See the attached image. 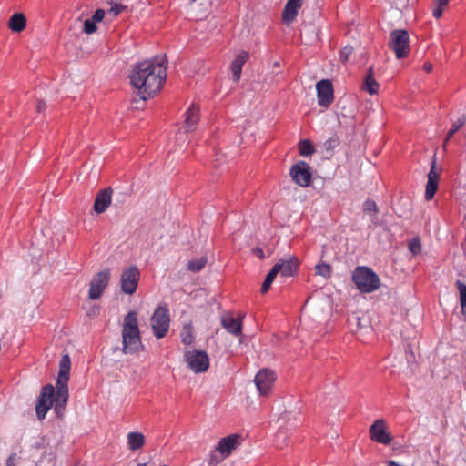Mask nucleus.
Segmentation results:
<instances>
[{
	"label": "nucleus",
	"instance_id": "9",
	"mask_svg": "<svg viewBox=\"0 0 466 466\" xmlns=\"http://www.w3.org/2000/svg\"><path fill=\"white\" fill-rule=\"evenodd\" d=\"M140 278L139 270L135 266L125 268L121 273V290L125 294L132 295L137 289Z\"/></svg>",
	"mask_w": 466,
	"mask_h": 466
},
{
	"label": "nucleus",
	"instance_id": "16",
	"mask_svg": "<svg viewBox=\"0 0 466 466\" xmlns=\"http://www.w3.org/2000/svg\"><path fill=\"white\" fill-rule=\"evenodd\" d=\"M112 200V189L106 188L100 190L95 199L94 210L97 214L104 213L111 204Z\"/></svg>",
	"mask_w": 466,
	"mask_h": 466
},
{
	"label": "nucleus",
	"instance_id": "45",
	"mask_svg": "<svg viewBox=\"0 0 466 466\" xmlns=\"http://www.w3.org/2000/svg\"><path fill=\"white\" fill-rule=\"evenodd\" d=\"M303 0H288L287 3H291V5H299V7H301Z\"/></svg>",
	"mask_w": 466,
	"mask_h": 466
},
{
	"label": "nucleus",
	"instance_id": "21",
	"mask_svg": "<svg viewBox=\"0 0 466 466\" xmlns=\"http://www.w3.org/2000/svg\"><path fill=\"white\" fill-rule=\"evenodd\" d=\"M128 449L137 451L145 444V436L141 432L132 431L127 436Z\"/></svg>",
	"mask_w": 466,
	"mask_h": 466
},
{
	"label": "nucleus",
	"instance_id": "17",
	"mask_svg": "<svg viewBox=\"0 0 466 466\" xmlns=\"http://www.w3.org/2000/svg\"><path fill=\"white\" fill-rule=\"evenodd\" d=\"M223 328L234 336H240L242 334L241 319L234 318L230 315L223 316L221 319Z\"/></svg>",
	"mask_w": 466,
	"mask_h": 466
},
{
	"label": "nucleus",
	"instance_id": "36",
	"mask_svg": "<svg viewBox=\"0 0 466 466\" xmlns=\"http://www.w3.org/2000/svg\"><path fill=\"white\" fill-rule=\"evenodd\" d=\"M124 8L125 6L120 4H114L109 9L108 14L115 17L119 15L124 10Z\"/></svg>",
	"mask_w": 466,
	"mask_h": 466
},
{
	"label": "nucleus",
	"instance_id": "12",
	"mask_svg": "<svg viewBox=\"0 0 466 466\" xmlns=\"http://www.w3.org/2000/svg\"><path fill=\"white\" fill-rule=\"evenodd\" d=\"M275 380V373L268 369H262L257 373L254 382L261 396H268L269 394Z\"/></svg>",
	"mask_w": 466,
	"mask_h": 466
},
{
	"label": "nucleus",
	"instance_id": "37",
	"mask_svg": "<svg viewBox=\"0 0 466 466\" xmlns=\"http://www.w3.org/2000/svg\"><path fill=\"white\" fill-rule=\"evenodd\" d=\"M278 269H279V266H273V268H271V270L268 273V275L266 276V280L269 281L271 284L272 282L274 281L275 278L277 277V275L279 274L278 273Z\"/></svg>",
	"mask_w": 466,
	"mask_h": 466
},
{
	"label": "nucleus",
	"instance_id": "3",
	"mask_svg": "<svg viewBox=\"0 0 466 466\" xmlns=\"http://www.w3.org/2000/svg\"><path fill=\"white\" fill-rule=\"evenodd\" d=\"M122 351L125 354H135L144 350L138 329L137 314L129 311L124 318L122 325Z\"/></svg>",
	"mask_w": 466,
	"mask_h": 466
},
{
	"label": "nucleus",
	"instance_id": "26",
	"mask_svg": "<svg viewBox=\"0 0 466 466\" xmlns=\"http://www.w3.org/2000/svg\"><path fill=\"white\" fill-rule=\"evenodd\" d=\"M181 340L185 345H190L194 341L193 326L191 323L185 324L180 333Z\"/></svg>",
	"mask_w": 466,
	"mask_h": 466
},
{
	"label": "nucleus",
	"instance_id": "22",
	"mask_svg": "<svg viewBox=\"0 0 466 466\" xmlns=\"http://www.w3.org/2000/svg\"><path fill=\"white\" fill-rule=\"evenodd\" d=\"M26 25V19L25 16L21 13H15L14 14L8 23L9 28L13 32H21L25 29Z\"/></svg>",
	"mask_w": 466,
	"mask_h": 466
},
{
	"label": "nucleus",
	"instance_id": "42",
	"mask_svg": "<svg viewBox=\"0 0 466 466\" xmlns=\"http://www.w3.org/2000/svg\"><path fill=\"white\" fill-rule=\"evenodd\" d=\"M46 109V103L43 101H38L36 104V110L38 113L43 112Z\"/></svg>",
	"mask_w": 466,
	"mask_h": 466
},
{
	"label": "nucleus",
	"instance_id": "20",
	"mask_svg": "<svg viewBox=\"0 0 466 466\" xmlns=\"http://www.w3.org/2000/svg\"><path fill=\"white\" fill-rule=\"evenodd\" d=\"M274 266H279L278 273L284 278L293 276L298 269V262L295 258L280 260Z\"/></svg>",
	"mask_w": 466,
	"mask_h": 466
},
{
	"label": "nucleus",
	"instance_id": "41",
	"mask_svg": "<svg viewBox=\"0 0 466 466\" xmlns=\"http://www.w3.org/2000/svg\"><path fill=\"white\" fill-rule=\"evenodd\" d=\"M270 286H271V283L265 279L261 286V289H260L261 293H266L269 289Z\"/></svg>",
	"mask_w": 466,
	"mask_h": 466
},
{
	"label": "nucleus",
	"instance_id": "33",
	"mask_svg": "<svg viewBox=\"0 0 466 466\" xmlns=\"http://www.w3.org/2000/svg\"><path fill=\"white\" fill-rule=\"evenodd\" d=\"M363 210L369 214H376L378 212L377 204L371 199H367L364 202Z\"/></svg>",
	"mask_w": 466,
	"mask_h": 466
},
{
	"label": "nucleus",
	"instance_id": "40",
	"mask_svg": "<svg viewBox=\"0 0 466 466\" xmlns=\"http://www.w3.org/2000/svg\"><path fill=\"white\" fill-rule=\"evenodd\" d=\"M16 461H17V456L15 453H13L7 459L6 465L7 466H16Z\"/></svg>",
	"mask_w": 466,
	"mask_h": 466
},
{
	"label": "nucleus",
	"instance_id": "34",
	"mask_svg": "<svg viewBox=\"0 0 466 466\" xmlns=\"http://www.w3.org/2000/svg\"><path fill=\"white\" fill-rule=\"evenodd\" d=\"M96 23H95L92 19H86L84 22V28L83 31L87 34L91 35L96 31Z\"/></svg>",
	"mask_w": 466,
	"mask_h": 466
},
{
	"label": "nucleus",
	"instance_id": "6",
	"mask_svg": "<svg viewBox=\"0 0 466 466\" xmlns=\"http://www.w3.org/2000/svg\"><path fill=\"white\" fill-rule=\"evenodd\" d=\"M170 324L169 310L167 306L157 308L151 317L150 325L154 336L159 339L165 338L168 332Z\"/></svg>",
	"mask_w": 466,
	"mask_h": 466
},
{
	"label": "nucleus",
	"instance_id": "32",
	"mask_svg": "<svg viewBox=\"0 0 466 466\" xmlns=\"http://www.w3.org/2000/svg\"><path fill=\"white\" fill-rule=\"evenodd\" d=\"M409 250L413 255H418L421 251V243L420 238H414L409 242Z\"/></svg>",
	"mask_w": 466,
	"mask_h": 466
},
{
	"label": "nucleus",
	"instance_id": "14",
	"mask_svg": "<svg viewBox=\"0 0 466 466\" xmlns=\"http://www.w3.org/2000/svg\"><path fill=\"white\" fill-rule=\"evenodd\" d=\"M370 439L376 442L382 444H390L391 437L386 431L385 421L383 420H377L370 428Z\"/></svg>",
	"mask_w": 466,
	"mask_h": 466
},
{
	"label": "nucleus",
	"instance_id": "19",
	"mask_svg": "<svg viewBox=\"0 0 466 466\" xmlns=\"http://www.w3.org/2000/svg\"><path fill=\"white\" fill-rule=\"evenodd\" d=\"M249 54L247 51L239 52L231 63L233 80L238 83L240 79L242 66L248 61Z\"/></svg>",
	"mask_w": 466,
	"mask_h": 466
},
{
	"label": "nucleus",
	"instance_id": "11",
	"mask_svg": "<svg viewBox=\"0 0 466 466\" xmlns=\"http://www.w3.org/2000/svg\"><path fill=\"white\" fill-rule=\"evenodd\" d=\"M290 177L297 185L303 187H309L312 177L309 165L305 161L293 165L290 168Z\"/></svg>",
	"mask_w": 466,
	"mask_h": 466
},
{
	"label": "nucleus",
	"instance_id": "7",
	"mask_svg": "<svg viewBox=\"0 0 466 466\" xmlns=\"http://www.w3.org/2000/svg\"><path fill=\"white\" fill-rule=\"evenodd\" d=\"M389 46L398 59L406 57L410 53V36L404 29L393 30L390 34Z\"/></svg>",
	"mask_w": 466,
	"mask_h": 466
},
{
	"label": "nucleus",
	"instance_id": "44",
	"mask_svg": "<svg viewBox=\"0 0 466 466\" xmlns=\"http://www.w3.org/2000/svg\"><path fill=\"white\" fill-rule=\"evenodd\" d=\"M253 252L259 258H261V259L264 258V252H263V250L261 248H256V249H254Z\"/></svg>",
	"mask_w": 466,
	"mask_h": 466
},
{
	"label": "nucleus",
	"instance_id": "31",
	"mask_svg": "<svg viewBox=\"0 0 466 466\" xmlns=\"http://www.w3.org/2000/svg\"><path fill=\"white\" fill-rule=\"evenodd\" d=\"M315 271L317 275L329 278L331 273V267L327 263H319L315 266Z\"/></svg>",
	"mask_w": 466,
	"mask_h": 466
},
{
	"label": "nucleus",
	"instance_id": "5",
	"mask_svg": "<svg viewBox=\"0 0 466 466\" xmlns=\"http://www.w3.org/2000/svg\"><path fill=\"white\" fill-rule=\"evenodd\" d=\"M241 443V436L238 434H231L222 438L216 450L210 454L209 465L220 463L224 459L228 458L231 452L237 449Z\"/></svg>",
	"mask_w": 466,
	"mask_h": 466
},
{
	"label": "nucleus",
	"instance_id": "30",
	"mask_svg": "<svg viewBox=\"0 0 466 466\" xmlns=\"http://www.w3.org/2000/svg\"><path fill=\"white\" fill-rule=\"evenodd\" d=\"M299 154L304 157L310 156L314 153V147L309 140H302L299 145Z\"/></svg>",
	"mask_w": 466,
	"mask_h": 466
},
{
	"label": "nucleus",
	"instance_id": "35",
	"mask_svg": "<svg viewBox=\"0 0 466 466\" xmlns=\"http://www.w3.org/2000/svg\"><path fill=\"white\" fill-rule=\"evenodd\" d=\"M352 51H353L352 46H345L339 52V59L344 63L347 62L349 59V56L352 54Z\"/></svg>",
	"mask_w": 466,
	"mask_h": 466
},
{
	"label": "nucleus",
	"instance_id": "1",
	"mask_svg": "<svg viewBox=\"0 0 466 466\" xmlns=\"http://www.w3.org/2000/svg\"><path fill=\"white\" fill-rule=\"evenodd\" d=\"M167 59L155 57L137 64L129 75L132 86L144 101L160 91L167 77Z\"/></svg>",
	"mask_w": 466,
	"mask_h": 466
},
{
	"label": "nucleus",
	"instance_id": "46",
	"mask_svg": "<svg viewBox=\"0 0 466 466\" xmlns=\"http://www.w3.org/2000/svg\"><path fill=\"white\" fill-rule=\"evenodd\" d=\"M3 297V291L2 289H0V299Z\"/></svg>",
	"mask_w": 466,
	"mask_h": 466
},
{
	"label": "nucleus",
	"instance_id": "13",
	"mask_svg": "<svg viewBox=\"0 0 466 466\" xmlns=\"http://www.w3.org/2000/svg\"><path fill=\"white\" fill-rule=\"evenodd\" d=\"M318 103L319 106L328 107L334 99L332 83L328 79H323L316 84Z\"/></svg>",
	"mask_w": 466,
	"mask_h": 466
},
{
	"label": "nucleus",
	"instance_id": "8",
	"mask_svg": "<svg viewBox=\"0 0 466 466\" xmlns=\"http://www.w3.org/2000/svg\"><path fill=\"white\" fill-rule=\"evenodd\" d=\"M185 361L195 373L205 372L209 367V358L203 350L186 352Z\"/></svg>",
	"mask_w": 466,
	"mask_h": 466
},
{
	"label": "nucleus",
	"instance_id": "15",
	"mask_svg": "<svg viewBox=\"0 0 466 466\" xmlns=\"http://www.w3.org/2000/svg\"><path fill=\"white\" fill-rule=\"evenodd\" d=\"M439 173L436 171L435 160L431 163V167L428 173V181L426 184L425 199L431 200L438 189Z\"/></svg>",
	"mask_w": 466,
	"mask_h": 466
},
{
	"label": "nucleus",
	"instance_id": "10",
	"mask_svg": "<svg viewBox=\"0 0 466 466\" xmlns=\"http://www.w3.org/2000/svg\"><path fill=\"white\" fill-rule=\"evenodd\" d=\"M109 279L110 270L108 268L96 274L89 285L88 298L93 300L98 299L107 287Z\"/></svg>",
	"mask_w": 466,
	"mask_h": 466
},
{
	"label": "nucleus",
	"instance_id": "24",
	"mask_svg": "<svg viewBox=\"0 0 466 466\" xmlns=\"http://www.w3.org/2000/svg\"><path fill=\"white\" fill-rule=\"evenodd\" d=\"M299 8L300 7H299V5H293L291 3H287L282 13L283 22L286 24L293 22L298 15Z\"/></svg>",
	"mask_w": 466,
	"mask_h": 466
},
{
	"label": "nucleus",
	"instance_id": "18",
	"mask_svg": "<svg viewBox=\"0 0 466 466\" xmlns=\"http://www.w3.org/2000/svg\"><path fill=\"white\" fill-rule=\"evenodd\" d=\"M199 120V108L196 105H191L186 112V118L183 128L185 132L195 130Z\"/></svg>",
	"mask_w": 466,
	"mask_h": 466
},
{
	"label": "nucleus",
	"instance_id": "2",
	"mask_svg": "<svg viewBox=\"0 0 466 466\" xmlns=\"http://www.w3.org/2000/svg\"><path fill=\"white\" fill-rule=\"evenodd\" d=\"M71 361L68 355H64L59 363V373L56 380V391L51 384L42 388L38 397L35 411L37 418L42 420L46 418L48 410L54 406L55 411L58 417L62 416V411L68 401V385Z\"/></svg>",
	"mask_w": 466,
	"mask_h": 466
},
{
	"label": "nucleus",
	"instance_id": "38",
	"mask_svg": "<svg viewBox=\"0 0 466 466\" xmlns=\"http://www.w3.org/2000/svg\"><path fill=\"white\" fill-rule=\"evenodd\" d=\"M339 145V140L335 137L329 138L325 142V147L327 150H333Z\"/></svg>",
	"mask_w": 466,
	"mask_h": 466
},
{
	"label": "nucleus",
	"instance_id": "29",
	"mask_svg": "<svg viewBox=\"0 0 466 466\" xmlns=\"http://www.w3.org/2000/svg\"><path fill=\"white\" fill-rule=\"evenodd\" d=\"M207 264V258H199L193 260H190L187 263V269L192 272H198L201 269L205 268Z\"/></svg>",
	"mask_w": 466,
	"mask_h": 466
},
{
	"label": "nucleus",
	"instance_id": "39",
	"mask_svg": "<svg viewBox=\"0 0 466 466\" xmlns=\"http://www.w3.org/2000/svg\"><path fill=\"white\" fill-rule=\"evenodd\" d=\"M105 11L103 9H97L96 10L95 14L93 15L92 16V20L95 22V23H98V22H101L103 20V18L105 17Z\"/></svg>",
	"mask_w": 466,
	"mask_h": 466
},
{
	"label": "nucleus",
	"instance_id": "28",
	"mask_svg": "<svg viewBox=\"0 0 466 466\" xmlns=\"http://www.w3.org/2000/svg\"><path fill=\"white\" fill-rule=\"evenodd\" d=\"M456 286L460 293V302L461 307V313L466 314V284L461 280L456 281Z\"/></svg>",
	"mask_w": 466,
	"mask_h": 466
},
{
	"label": "nucleus",
	"instance_id": "27",
	"mask_svg": "<svg viewBox=\"0 0 466 466\" xmlns=\"http://www.w3.org/2000/svg\"><path fill=\"white\" fill-rule=\"evenodd\" d=\"M449 5V0H435L432 7V15L435 18L439 19Z\"/></svg>",
	"mask_w": 466,
	"mask_h": 466
},
{
	"label": "nucleus",
	"instance_id": "47",
	"mask_svg": "<svg viewBox=\"0 0 466 466\" xmlns=\"http://www.w3.org/2000/svg\"><path fill=\"white\" fill-rule=\"evenodd\" d=\"M137 466H147L146 463H139Z\"/></svg>",
	"mask_w": 466,
	"mask_h": 466
},
{
	"label": "nucleus",
	"instance_id": "4",
	"mask_svg": "<svg viewBox=\"0 0 466 466\" xmlns=\"http://www.w3.org/2000/svg\"><path fill=\"white\" fill-rule=\"evenodd\" d=\"M351 279L357 289L363 293H371L380 287L379 276L368 267H357L352 272Z\"/></svg>",
	"mask_w": 466,
	"mask_h": 466
},
{
	"label": "nucleus",
	"instance_id": "25",
	"mask_svg": "<svg viewBox=\"0 0 466 466\" xmlns=\"http://www.w3.org/2000/svg\"><path fill=\"white\" fill-rule=\"evenodd\" d=\"M466 123V116H461L456 121L453 122L451 128L448 131L447 136L443 142V147L445 148L449 140L453 135Z\"/></svg>",
	"mask_w": 466,
	"mask_h": 466
},
{
	"label": "nucleus",
	"instance_id": "23",
	"mask_svg": "<svg viewBox=\"0 0 466 466\" xmlns=\"http://www.w3.org/2000/svg\"><path fill=\"white\" fill-rule=\"evenodd\" d=\"M364 89L370 95L378 93L379 84L373 76V68L370 67L365 77Z\"/></svg>",
	"mask_w": 466,
	"mask_h": 466
},
{
	"label": "nucleus",
	"instance_id": "43",
	"mask_svg": "<svg viewBox=\"0 0 466 466\" xmlns=\"http://www.w3.org/2000/svg\"><path fill=\"white\" fill-rule=\"evenodd\" d=\"M422 68L426 73H431L432 71L433 66L431 63L426 62L423 64Z\"/></svg>",
	"mask_w": 466,
	"mask_h": 466
}]
</instances>
